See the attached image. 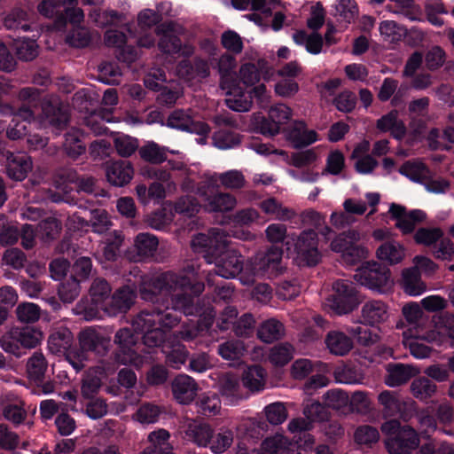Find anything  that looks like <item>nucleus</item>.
I'll return each mask as SVG.
<instances>
[{"instance_id": "nucleus-1", "label": "nucleus", "mask_w": 454, "mask_h": 454, "mask_svg": "<svg viewBox=\"0 0 454 454\" xmlns=\"http://www.w3.org/2000/svg\"><path fill=\"white\" fill-rule=\"evenodd\" d=\"M193 267L180 274L161 273L143 279L141 296L158 304L152 312L143 311L132 322L137 333L142 334L145 346L161 347L167 363L174 369L184 364L188 352L179 340H191L207 333L213 324V309L197 308L191 294L199 295L204 290Z\"/></svg>"}, {"instance_id": "nucleus-2", "label": "nucleus", "mask_w": 454, "mask_h": 454, "mask_svg": "<svg viewBox=\"0 0 454 454\" xmlns=\"http://www.w3.org/2000/svg\"><path fill=\"white\" fill-rule=\"evenodd\" d=\"M282 255V248L272 247L266 254H257L243 263L241 254L226 246L208 258L207 262L215 264L216 275L224 278L239 276L243 285L249 286L254 282L256 277H272L281 272Z\"/></svg>"}, {"instance_id": "nucleus-3", "label": "nucleus", "mask_w": 454, "mask_h": 454, "mask_svg": "<svg viewBox=\"0 0 454 454\" xmlns=\"http://www.w3.org/2000/svg\"><path fill=\"white\" fill-rule=\"evenodd\" d=\"M448 339L451 340V346L454 347V316L450 313L434 317V327L431 330L422 333L419 327H415L403 333L404 347L417 359L427 358L432 354V348L423 340L442 346Z\"/></svg>"}, {"instance_id": "nucleus-4", "label": "nucleus", "mask_w": 454, "mask_h": 454, "mask_svg": "<svg viewBox=\"0 0 454 454\" xmlns=\"http://www.w3.org/2000/svg\"><path fill=\"white\" fill-rule=\"evenodd\" d=\"M110 339L95 328H86L79 334L80 347L67 353V362L76 371H81L89 360V353L103 354L106 351Z\"/></svg>"}, {"instance_id": "nucleus-5", "label": "nucleus", "mask_w": 454, "mask_h": 454, "mask_svg": "<svg viewBox=\"0 0 454 454\" xmlns=\"http://www.w3.org/2000/svg\"><path fill=\"white\" fill-rule=\"evenodd\" d=\"M381 430L387 436L386 447L390 454H411L419 446L416 431L410 427H401L395 419L384 423Z\"/></svg>"}, {"instance_id": "nucleus-6", "label": "nucleus", "mask_w": 454, "mask_h": 454, "mask_svg": "<svg viewBox=\"0 0 454 454\" xmlns=\"http://www.w3.org/2000/svg\"><path fill=\"white\" fill-rule=\"evenodd\" d=\"M43 339V332L33 326L12 327L0 339V346L8 353L20 356V348H34Z\"/></svg>"}, {"instance_id": "nucleus-7", "label": "nucleus", "mask_w": 454, "mask_h": 454, "mask_svg": "<svg viewBox=\"0 0 454 454\" xmlns=\"http://www.w3.org/2000/svg\"><path fill=\"white\" fill-rule=\"evenodd\" d=\"M390 275L389 269L381 266L376 262H372L358 268L354 275V278L360 285L369 289L385 293L393 286V280Z\"/></svg>"}, {"instance_id": "nucleus-8", "label": "nucleus", "mask_w": 454, "mask_h": 454, "mask_svg": "<svg viewBox=\"0 0 454 454\" xmlns=\"http://www.w3.org/2000/svg\"><path fill=\"white\" fill-rule=\"evenodd\" d=\"M359 239V232L348 231L340 234L331 242V249L340 254L345 263L353 265L365 259L369 254L365 247L357 244Z\"/></svg>"}, {"instance_id": "nucleus-9", "label": "nucleus", "mask_w": 454, "mask_h": 454, "mask_svg": "<svg viewBox=\"0 0 454 454\" xmlns=\"http://www.w3.org/2000/svg\"><path fill=\"white\" fill-rule=\"evenodd\" d=\"M334 294L326 299L325 306L338 315L347 314L354 309L358 299L352 283L348 280H338L333 286Z\"/></svg>"}, {"instance_id": "nucleus-10", "label": "nucleus", "mask_w": 454, "mask_h": 454, "mask_svg": "<svg viewBox=\"0 0 454 454\" xmlns=\"http://www.w3.org/2000/svg\"><path fill=\"white\" fill-rule=\"evenodd\" d=\"M199 203L190 195L180 199L175 206L170 202H165L162 205V208L151 216L150 225L154 229L160 230L172 222L174 211L192 216L199 211Z\"/></svg>"}, {"instance_id": "nucleus-11", "label": "nucleus", "mask_w": 454, "mask_h": 454, "mask_svg": "<svg viewBox=\"0 0 454 454\" xmlns=\"http://www.w3.org/2000/svg\"><path fill=\"white\" fill-rule=\"evenodd\" d=\"M199 203L190 195L180 199L175 206L170 202H165L162 205V208L151 216L150 225L154 229L160 230L172 222L174 211L192 216L199 211Z\"/></svg>"}, {"instance_id": "nucleus-12", "label": "nucleus", "mask_w": 454, "mask_h": 454, "mask_svg": "<svg viewBox=\"0 0 454 454\" xmlns=\"http://www.w3.org/2000/svg\"><path fill=\"white\" fill-rule=\"evenodd\" d=\"M137 337L131 333L129 328L119 330L115 334L114 342L119 346L116 352V361L121 364H132L140 367L145 363V357L137 354Z\"/></svg>"}, {"instance_id": "nucleus-13", "label": "nucleus", "mask_w": 454, "mask_h": 454, "mask_svg": "<svg viewBox=\"0 0 454 454\" xmlns=\"http://www.w3.org/2000/svg\"><path fill=\"white\" fill-rule=\"evenodd\" d=\"M111 288L104 279L94 280L90 288L91 303L83 307L80 303L77 307V313L82 314L86 320H93L102 317L103 308L106 305V299Z\"/></svg>"}, {"instance_id": "nucleus-14", "label": "nucleus", "mask_w": 454, "mask_h": 454, "mask_svg": "<svg viewBox=\"0 0 454 454\" xmlns=\"http://www.w3.org/2000/svg\"><path fill=\"white\" fill-rule=\"evenodd\" d=\"M296 261L300 265H316L321 258L315 231H302L295 242Z\"/></svg>"}, {"instance_id": "nucleus-15", "label": "nucleus", "mask_w": 454, "mask_h": 454, "mask_svg": "<svg viewBox=\"0 0 454 454\" xmlns=\"http://www.w3.org/2000/svg\"><path fill=\"white\" fill-rule=\"evenodd\" d=\"M0 163L6 166L8 176L18 181L25 179L32 169V161L27 153L20 152L12 153L2 146H0Z\"/></svg>"}, {"instance_id": "nucleus-16", "label": "nucleus", "mask_w": 454, "mask_h": 454, "mask_svg": "<svg viewBox=\"0 0 454 454\" xmlns=\"http://www.w3.org/2000/svg\"><path fill=\"white\" fill-rule=\"evenodd\" d=\"M167 125L172 129L196 134L201 137V139H206L210 132L207 123L192 120L190 110H175L169 114Z\"/></svg>"}, {"instance_id": "nucleus-17", "label": "nucleus", "mask_w": 454, "mask_h": 454, "mask_svg": "<svg viewBox=\"0 0 454 454\" xmlns=\"http://www.w3.org/2000/svg\"><path fill=\"white\" fill-rule=\"evenodd\" d=\"M226 235L219 228L210 231L209 235L200 233L192 240V247L195 252L206 253L205 258L207 262L208 258L213 257L215 254L221 248L226 247Z\"/></svg>"}, {"instance_id": "nucleus-18", "label": "nucleus", "mask_w": 454, "mask_h": 454, "mask_svg": "<svg viewBox=\"0 0 454 454\" xmlns=\"http://www.w3.org/2000/svg\"><path fill=\"white\" fill-rule=\"evenodd\" d=\"M303 413L306 419H294L288 424V429L291 433H301L311 428L315 421H323L327 418L325 407L318 402L307 403Z\"/></svg>"}, {"instance_id": "nucleus-19", "label": "nucleus", "mask_w": 454, "mask_h": 454, "mask_svg": "<svg viewBox=\"0 0 454 454\" xmlns=\"http://www.w3.org/2000/svg\"><path fill=\"white\" fill-rule=\"evenodd\" d=\"M389 308L380 300L366 301L361 309V323L370 326H379L389 318Z\"/></svg>"}, {"instance_id": "nucleus-20", "label": "nucleus", "mask_w": 454, "mask_h": 454, "mask_svg": "<svg viewBox=\"0 0 454 454\" xmlns=\"http://www.w3.org/2000/svg\"><path fill=\"white\" fill-rule=\"evenodd\" d=\"M379 402L384 407L387 416L401 415L406 419V411L415 409V402L411 399H401L394 392L383 391L379 395Z\"/></svg>"}, {"instance_id": "nucleus-21", "label": "nucleus", "mask_w": 454, "mask_h": 454, "mask_svg": "<svg viewBox=\"0 0 454 454\" xmlns=\"http://www.w3.org/2000/svg\"><path fill=\"white\" fill-rule=\"evenodd\" d=\"M158 35L162 34L159 42L160 49L168 54L180 53L184 56H190L193 52V47L190 44L181 45L180 39L172 34V27L168 25H160L157 27Z\"/></svg>"}, {"instance_id": "nucleus-22", "label": "nucleus", "mask_w": 454, "mask_h": 454, "mask_svg": "<svg viewBox=\"0 0 454 454\" xmlns=\"http://www.w3.org/2000/svg\"><path fill=\"white\" fill-rule=\"evenodd\" d=\"M197 391V383L186 374L178 375L172 382L173 395L179 403L188 404L192 402Z\"/></svg>"}, {"instance_id": "nucleus-23", "label": "nucleus", "mask_w": 454, "mask_h": 454, "mask_svg": "<svg viewBox=\"0 0 454 454\" xmlns=\"http://www.w3.org/2000/svg\"><path fill=\"white\" fill-rule=\"evenodd\" d=\"M389 212L393 217L396 218L395 224L404 234L411 232L415 225L426 217L425 213L421 210H412L406 213L404 207L396 204L391 205Z\"/></svg>"}, {"instance_id": "nucleus-24", "label": "nucleus", "mask_w": 454, "mask_h": 454, "mask_svg": "<svg viewBox=\"0 0 454 454\" xmlns=\"http://www.w3.org/2000/svg\"><path fill=\"white\" fill-rule=\"evenodd\" d=\"M134 299V290L129 286H123L114 294L106 307L103 308V312L110 316L126 312L130 309Z\"/></svg>"}, {"instance_id": "nucleus-25", "label": "nucleus", "mask_w": 454, "mask_h": 454, "mask_svg": "<svg viewBox=\"0 0 454 454\" xmlns=\"http://www.w3.org/2000/svg\"><path fill=\"white\" fill-rule=\"evenodd\" d=\"M42 110L41 122L44 127L49 126L54 129H60L68 121L67 111L59 104L45 102L43 105Z\"/></svg>"}, {"instance_id": "nucleus-26", "label": "nucleus", "mask_w": 454, "mask_h": 454, "mask_svg": "<svg viewBox=\"0 0 454 454\" xmlns=\"http://www.w3.org/2000/svg\"><path fill=\"white\" fill-rule=\"evenodd\" d=\"M376 257L388 265L401 263L406 256L405 247L396 240L382 243L376 250Z\"/></svg>"}, {"instance_id": "nucleus-27", "label": "nucleus", "mask_w": 454, "mask_h": 454, "mask_svg": "<svg viewBox=\"0 0 454 454\" xmlns=\"http://www.w3.org/2000/svg\"><path fill=\"white\" fill-rule=\"evenodd\" d=\"M387 372L385 382L394 387L406 383L411 377L419 374V370L409 364H390L387 367Z\"/></svg>"}, {"instance_id": "nucleus-28", "label": "nucleus", "mask_w": 454, "mask_h": 454, "mask_svg": "<svg viewBox=\"0 0 454 454\" xmlns=\"http://www.w3.org/2000/svg\"><path fill=\"white\" fill-rule=\"evenodd\" d=\"M134 170L131 165L123 160L113 162L106 170L107 181L114 186H124L130 182Z\"/></svg>"}, {"instance_id": "nucleus-29", "label": "nucleus", "mask_w": 454, "mask_h": 454, "mask_svg": "<svg viewBox=\"0 0 454 454\" xmlns=\"http://www.w3.org/2000/svg\"><path fill=\"white\" fill-rule=\"evenodd\" d=\"M290 445L288 439L281 434H276L264 439L261 444L260 452L253 450L247 453L245 448L239 444L237 454H284Z\"/></svg>"}, {"instance_id": "nucleus-30", "label": "nucleus", "mask_w": 454, "mask_h": 454, "mask_svg": "<svg viewBox=\"0 0 454 454\" xmlns=\"http://www.w3.org/2000/svg\"><path fill=\"white\" fill-rule=\"evenodd\" d=\"M169 433L165 429H158L148 434L149 445L143 454H175L169 443Z\"/></svg>"}, {"instance_id": "nucleus-31", "label": "nucleus", "mask_w": 454, "mask_h": 454, "mask_svg": "<svg viewBox=\"0 0 454 454\" xmlns=\"http://www.w3.org/2000/svg\"><path fill=\"white\" fill-rule=\"evenodd\" d=\"M401 286L403 291L411 296H419L427 291V286L416 268L403 270Z\"/></svg>"}, {"instance_id": "nucleus-32", "label": "nucleus", "mask_w": 454, "mask_h": 454, "mask_svg": "<svg viewBox=\"0 0 454 454\" xmlns=\"http://www.w3.org/2000/svg\"><path fill=\"white\" fill-rule=\"evenodd\" d=\"M185 427V434L189 439L199 446L207 447L214 432L208 424L190 419Z\"/></svg>"}, {"instance_id": "nucleus-33", "label": "nucleus", "mask_w": 454, "mask_h": 454, "mask_svg": "<svg viewBox=\"0 0 454 454\" xmlns=\"http://www.w3.org/2000/svg\"><path fill=\"white\" fill-rule=\"evenodd\" d=\"M73 336L67 328H61L52 333L48 340L49 350L56 355H64L67 361V353L74 348H71Z\"/></svg>"}, {"instance_id": "nucleus-34", "label": "nucleus", "mask_w": 454, "mask_h": 454, "mask_svg": "<svg viewBox=\"0 0 454 454\" xmlns=\"http://www.w3.org/2000/svg\"><path fill=\"white\" fill-rule=\"evenodd\" d=\"M204 207L208 211H229L236 205V199L229 193H217L213 197H209L206 192H199Z\"/></svg>"}, {"instance_id": "nucleus-35", "label": "nucleus", "mask_w": 454, "mask_h": 454, "mask_svg": "<svg viewBox=\"0 0 454 454\" xmlns=\"http://www.w3.org/2000/svg\"><path fill=\"white\" fill-rule=\"evenodd\" d=\"M227 90V98L225 103L227 106L236 112H247L252 106V98L248 93L241 90L233 83L230 84Z\"/></svg>"}, {"instance_id": "nucleus-36", "label": "nucleus", "mask_w": 454, "mask_h": 454, "mask_svg": "<svg viewBox=\"0 0 454 454\" xmlns=\"http://www.w3.org/2000/svg\"><path fill=\"white\" fill-rule=\"evenodd\" d=\"M325 343L330 352L336 356H345L353 348L352 340L339 331L330 332L326 336Z\"/></svg>"}, {"instance_id": "nucleus-37", "label": "nucleus", "mask_w": 454, "mask_h": 454, "mask_svg": "<svg viewBox=\"0 0 454 454\" xmlns=\"http://www.w3.org/2000/svg\"><path fill=\"white\" fill-rule=\"evenodd\" d=\"M176 74L185 80L206 78L210 74L209 65L207 61L197 59L192 67L187 60H183L176 68Z\"/></svg>"}, {"instance_id": "nucleus-38", "label": "nucleus", "mask_w": 454, "mask_h": 454, "mask_svg": "<svg viewBox=\"0 0 454 454\" xmlns=\"http://www.w3.org/2000/svg\"><path fill=\"white\" fill-rule=\"evenodd\" d=\"M214 122L218 127L213 135L214 142H239V138L232 130L234 121L226 115H217L214 118Z\"/></svg>"}, {"instance_id": "nucleus-39", "label": "nucleus", "mask_w": 454, "mask_h": 454, "mask_svg": "<svg viewBox=\"0 0 454 454\" xmlns=\"http://www.w3.org/2000/svg\"><path fill=\"white\" fill-rule=\"evenodd\" d=\"M265 381L266 372L261 366H248L243 372V385L252 392L262 390L265 386Z\"/></svg>"}, {"instance_id": "nucleus-40", "label": "nucleus", "mask_w": 454, "mask_h": 454, "mask_svg": "<svg viewBox=\"0 0 454 454\" xmlns=\"http://www.w3.org/2000/svg\"><path fill=\"white\" fill-rule=\"evenodd\" d=\"M368 145L369 144H358L352 153L356 169L361 174H369L377 166V161L368 154Z\"/></svg>"}, {"instance_id": "nucleus-41", "label": "nucleus", "mask_w": 454, "mask_h": 454, "mask_svg": "<svg viewBox=\"0 0 454 454\" xmlns=\"http://www.w3.org/2000/svg\"><path fill=\"white\" fill-rule=\"evenodd\" d=\"M260 207L266 215L279 221H288L295 215L294 209L283 206L274 198L262 200Z\"/></svg>"}, {"instance_id": "nucleus-42", "label": "nucleus", "mask_w": 454, "mask_h": 454, "mask_svg": "<svg viewBox=\"0 0 454 454\" xmlns=\"http://www.w3.org/2000/svg\"><path fill=\"white\" fill-rule=\"evenodd\" d=\"M285 334L284 325L276 318H270L262 323L257 331L258 338L266 343L280 339Z\"/></svg>"}, {"instance_id": "nucleus-43", "label": "nucleus", "mask_w": 454, "mask_h": 454, "mask_svg": "<svg viewBox=\"0 0 454 454\" xmlns=\"http://www.w3.org/2000/svg\"><path fill=\"white\" fill-rule=\"evenodd\" d=\"M221 394L229 399L231 403L241 398L239 377L231 372L222 375L218 382Z\"/></svg>"}, {"instance_id": "nucleus-44", "label": "nucleus", "mask_w": 454, "mask_h": 454, "mask_svg": "<svg viewBox=\"0 0 454 454\" xmlns=\"http://www.w3.org/2000/svg\"><path fill=\"white\" fill-rule=\"evenodd\" d=\"M315 370L325 372L328 370V367L321 362L314 363L307 358H300L293 363L291 375L294 380H303Z\"/></svg>"}, {"instance_id": "nucleus-45", "label": "nucleus", "mask_w": 454, "mask_h": 454, "mask_svg": "<svg viewBox=\"0 0 454 454\" xmlns=\"http://www.w3.org/2000/svg\"><path fill=\"white\" fill-rule=\"evenodd\" d=\"M397 115V111H391L382 116L377 121V128L381 131H390L394 138L401 139L405 133V126Z\"/></svg>"}, {"instance_id": "nucleus-46", "label": "nucleus", "mask_w": 454, "mask_h": 454, "mask_svg": "<svg viewBox=\"0 0 454 454\" xmlns=\"http://www.w3.org/2000/svg\"><path fill=\"white\" fill-rule=\"evenodd\" d=\"M293 40L298 45H303L310 54H319L323 48V38L318 33L308 35L305 31H296L293 35Z\"/></svg>"}, {"instance_id": "nucleus-47", "label": "nucleus", "mask_w": 454, "mask_h": 454, "mask_svg": "<svg viewBox=\"0 0 454 454\" xmlns=\"http://www.w3.org/2000/svg\"><path fill=\"white\" fill-rule=\"evenodd\" d=\"M217 67L221 76V88L229 89L230 84L234 82L235 58L229 54L222 55L218 60Z\"/></svg>"}, {"instance_id": "nucleus-48", "label": "nucleus", "mask_w": 454, "mask_h": 454, "mask_svg": "<svg viewBox=\"0 0 454 454\" xmlns=\"http://www.w3.org/2000/svg\"><path fill=\"white\" fill-rule=\"evenodd\" d=\"M379 31L384 42L395 43L406 35V28L394 20H384L380 23Z\"/></svg>"}, {"instance_id": "nucleus-49", "label": "nucleus", "mask_w": 454, "mask_h": 454, "mask_svg": "<svg viewBox=\"0 0 454 454\" xmlns=\"http://www.w3.org/2000/svg\"><path fill=\"white\" fill-rule=\"evenodd\" d=\"M75 0H43L38 4V12L47 17H57L60 23H64L63 8L66 3L72 4Z\"/></svg>"}, {"instance_id": "nucleus-50", "label": "nucleus", "mask_w": 454, "mask_h": 454, "mask_svg": "<svg viewBox=\"0 0 454 454\" xmlns=\"http://www.w3.org/2000/svg\"><path fill=\"white\" fill-rule=\"evenodd\" d=\"M437 390V386L426 377L414 380L411 384L412 395L420 400L427 401L431 398Z\"/></svg>"}, {"instance_id": "nucleus-51", "label": "nucleus", "mask_w": 454, "mask_h": 454, "mask_svg": "<svg viewBox=\"0 0 454 454\" xmlns=\"http://www.w3.org/2000/svg\"><path fill=\"white\" fill-rule=\"evenodd\" d=\"M247 347L241 340H231L219 345L218 354L229 361L239 360L246 353Z\"/></svg>"}, {"instance_id": "nucleus-52", "label": "nucleus", "mask_w": 454, "mask_h": 454, "mask_svg": "<svg viewBox=\"0 0 454 454\" xmlns=\"http://www.w3.org/2000/svg\"><path fill=\"white\" fill-rule=\"evenodd\" d=\"M294 348L288 343H280L272 347L269 353L270 362L276 366H284L294 356Z\"/></svg>"}, {"instance_id": "nucleus-53", "label": "nucleus", "mask_w": 454, "mask_h": 454, "mask_svg": "<svg viewBox=\"0 0 454 454\" xmlns=\"http://www.w3.org/2000/svg\"><path fill=\"white\" fill-rule=\"evenodd\" d=\"M335 15L346 23L353 22L358 16V6L355 0H336Z\"/></svg>"}, {"instance_id": "nucleus-54", "label": "nucleus", "mask_w": 454, "mask_h": 454, "mask_svg": "<svg viewBox=\"0 0 454 454\" xmlns=\"http://www.w3.org/2000/svg\"><path fill=\"white\" fill-rule=\"evenodd\" d=\"M105 373L100 369H90L82 382V393L89 398L91 397L100 387Z\"/></svg>"}, {"instance_id": "nucleus-55", "label": "nucleus", "mask_w": 454, "mask_h": 454, "mask_svg": "<svg viewBox=\"0 0 454 454\" xmlns=\"http://www.w3.org/2000/svg\"><path fill=\"white\" fill-rule=\"evenodd\" d=\"M233 442V432L227 428H222L209 440L207 445L212 452L219 454L224 452Z\"/></svg>"}, {"instance_id": "nucleus-56", "label": "nucleus", "mask_w": 454, "mask_h": 454, "mask_svg": "<svg viewBox=\"0 0 454 454\" xmlns=\"http://www.w3.org/2000/svg\"><path fill=\"white\" fill-rule=\"evenodd\" d=\"M46 369L47 362L44 356L40 352L34 353L27 361V371L28 377L35 381L42 380Z\"/></svg>"}, {"instance_id": "nucleus-57", "label": "nucleus", "mask_w": 454, "mask_h": 454, "mask_svg": "<svg viewBox=\"0 0 454 454\" xmlns=\"http://www.w3.org/2000/svg\"><path fill=\"white\" fill-rule=\"evenodd\" d=\"M4 24L8 29H22L28 30L30 28L28 23V14L21 9L15 8L4 18Z\"/></svg>"}, {"instance_id": "nucleus-58", "label": "nucleus", "mask_w": 454, "mask_h": 454, "mask_svg": "<svg viewBox=\"0 0 454 454\" xmlns=\"http://www.w3.org/2000/svg\"><path fill=\"white\" fill-rule=\"evenodd\" d=\"M400 172L417 182H421L429 176L428 168L421 161H407L401 167Z\"/></svg>"}, {"instance_id": "nucleus-59", "label": "nucleus", "mask_w": 454, "mask_h": 454, "mask_svg": "<svg viewBox=\"0 0 454 454\" xmlns=\"http://www.w3.org/2000/svg\"><path fill=\"white\" fill-rule=\"evenodd\" d=\"M335 380L342 384H361L364 381L363 372L351 366H342L335 370Z\"/></svg>"}, {"instance_id": "nucleus-60", "label": "nucleus", "mask_w": 454, "mask_h": 454, "mask_svg": "<svg viewBox=\"0 0 454 454\" xmlns=\"http://www.w3.org/2000/svg\"><path fill=\"white\" fill-rule=\"evenodd\" d=\"M18 57L26 61L34 59L38 55V45L35 40L23 38L14 43Z\"/></svg>"}, {"instance_id": "nucleus-61", "label": "nucleus", "mask_w": 454, "mask_h": 454, "mask_svg": "<svg viewBox=\"0 0 454 454\" xmlns=\"http://www.w3.org/2000/svg\"><path fill=\"white\" fill-rule=\"evenodd\" d=\"M135 247L140 256H149L157 249L158 240L156 237L149 233H140L135 240Z\"/></svg>"}, {"instance_id": "nucleus-62", "label": "nucleus", "mask_w": 454, "mask_h": 454, "mask_svg": "<svg viewBox=\"0 0 454 454\" xmlns=\"http://www.w3.org/2000/svg\"><path fill=\"white\" fill-rule=\"evenodd\" d=\"M199 411L204 416H215L221 410V401L215 394L203 395L199 403Z\"/></svg>"}, {"instance_id": "nucleus-63", "label": "nucleus", "mask_w": 454, "mask_h": 454, "mask_svg": "<svg viewBox=\"0 0 454 454\" xmlns=\"http://www.w3.org/2000/svg\"><path fill=\"white\" fill-rule=\"evenodd\" d=\"M252 123L254 129L265 137H272L280 130V127L273 121L270 118H265L261 114H253Z\"/></svg>"}, {"instance_id": "nucleus-64", "label": "nucleus", "mask_w": 454, "mask_h": 454, "mask_svg": "<svg viewBox=\"0 0 454 454\" xmlns=\"http://www.w3.org/2000/svg\"><path fill=\"white\" fill-rule=\"evenodd\" d=\"M40 308L32 302L20 303L16 309L18 319L23 323H34L40 318Z\"/></svg>"}]
</instances>
